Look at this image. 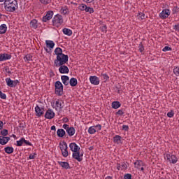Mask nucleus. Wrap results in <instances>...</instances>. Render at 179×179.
I'll list each match as a JSON object with an SVG mask.
<instances>
[{"mask_svg": "<svg viewBox=\"0 0 179 179\" xmlns=\"http://www.w3.org/2000/svg\"><path fill=\"white\" fill-rule=\"evenodd\" d=\"M105 179H113V177H111V176H107Z\"/></svg>", "mask_w": 179, "mask_h": 179, "instance_id": "e2e57ef3", "label": "nucleus"}, {"mask_svg": "<svg viewBox=\"0 0 179 179\" xmlns=\"http://www.w3.org/2000/svg\"><path fill=\"white\" fill-rule=\"evenodd\" d=\"M170 15H171V12L169 9H164L159 13V17L161 19H167Z\"/></svg>", "mask_w": 179, "mask_h": 179, "instance_id": "9b49d317", "label": "nucleus"}, {"mask_svg": "<svg viewBox=\"0 0 179 179\" xmlns=\"http://www.w3.org/2000/svg\"><path fill=\"white\" fill-rule=\"evenodd\" d=\"M63 128H64V129L66 130V131H67L68 129H70L71 127H69V125L64 124H63Z\"/></svg>", "mask_w": 179, "mask_h": 179, "instance_id": "4d7b16f0", "label": "nucleus"}, {"mask_svg": "<svg viewBox=\"0 0 179 179\" xmlns=\"http://www.w3.org/2000/svg\"><path fill=\"white\" fill-rule=\"evenodd\" d=\"M54 117H55V113H54V110L48 109L45 114V118H47V120H52Z\"/></svg>", "mask_w": 179, "mask_h": 179, "instance_id": "f8f14e48", "label": "nucleus"}, {"mask_svg": "<svg viewBox=\"0 0 179 179\" xmlns=\"http://www.w3.org/2000/svg\"><path fill=\"white\" fill-rule=\"evenodd\" d=\"M6 83L9 87H13V80H12L10 78H6Z\"/></svg>", "mask_w": 179, "mask_h": 179, "instance_id": "2f4dec72", "label": "nucleus"}, {"mask_svg": "<svg viewBox=\"0 0 179 179\" xmlns=\"http://www.w3.org/2000/svg\"><path fill=\"white\" fill-rule=\"evenodd\" d=\"M70 150L71 152H78V150H80V147L76 144V143H71L69 144Z\"/></svg>", "mask_w": 179, "mask_h": 179, "instance_id": "2eb2a0df", "label": "nucleus"}, {"mask_svg": "<svg viewBox=\"0 0 179 179\" xmlns=\"http://www.w3.org/2000/svg\"><path fill=\"white\" fill-rule=\"evenodd\" d=\"M24 138H21L20 141H17L16 146H23L24 144Z\"/></svg>", "mask_w": 179, "mask_h": 179, "instance_id": "c9c22d12", "label": "nucleus"}, {"mask_svg": "<svg viewBox=\"0 0 179 179\" xmlns=\"http://www.w3.org/2000/svg\"><path fill=\"white\" fill-rule=\"evenodd\" d=\"M124 109H120L119 110L117 113L116 115H124Z\"/></svg>", "mask_w": 179, "mask_h": 179, "instance_id": "3c124183", "label": "nucleus"}, {"mask_svg": "<svg viewBox=\"0 0 179 179\" xmlns=\"http://www.w3.org/2000/svg\"><path fill=\"white\" fill-rule=\"evenodd\" d=\"M94 0H83V2L85 3H92V2H94Z\"/></svg>", "mask_w": 179, "mask_h": 179, "instance_id": "13d9d810", "label": "nucleus"}, {"mask_svg": "<svg viewBox=\"0 0 179 179\" xmlns=\"http://www.w3.org/2000/svg\"><path fill=\"white\" fill-rule=\"evenodd\" d=\"M8 27H6V24H2L0 26V34H5L6 33Z\"/></svg>", "mask_w": 179, "mask_h": 179, "instance_id": "cd10ccee", "label": "nucleus"}, {"mask_svg": "<svg viewBox=\"0 0 179 179\" xmlns=\"http://www.w3.org/2000/svg\"><path fill=\"white\" fill-rule=\"evenodd\" d=\"M1 135H3V136H6V135H8V129H3L1 131Z\"/></svg>", "mask_w": 179, "mask_h": 179, "instance_id": "49530a36", "label": "nucleus"}, {"mask_svg": "<svg viewBox=\"0 0 179 179\" xmlns=\"http://www.w3.org/2000/svg\"><path fill=\"white\" fill-rule=\"evenodd\" d=\"M162 51L164 52H166L167 51H171V48L169 47V46H165L163 49Z\"/></svg>", "mask_w": 179, "mask_h": 179, "instance_id": "8fccbe9b", "label": "nucleus"}, {"mask_svg": "<svg viewBox=\"0 0 179 179\" xmlns=\"http://www.w3.org/2000/svg\"><path fill=\"white\" fill-rule=\"evenodd\" d=\"M122 129L123 131H128V129H129V127H128V125L124 124V125L122 126Z\"/></svg>", "mask_w": 179, "mask_h": 179, "instance_id": "6e6d98bb", "label": "nucleus"}, {"mask_svg": "<svg viewBox=\"0 0 179 179\" xmlns=\"http://www.w3.org/2000/svg\"><path fill=\"white\" fill-rule=\"evenodd\" d=\"M12 58V55L7 53L0 54V62L8 61V59H10Z\"/></svg>", "mask_w": 179, "mask_h": 179, "instance_id": "a211bd4d", "label": "nucleus"}, {"mask_svg": "<svg viewBox=\"0 0 179 179\" xmlns=\"http://www.w3.org/2000/svg\"><path fill=\"white\" fill-rule=\"evenodd\" d=\"M58 164L61 166L63 169H65L66 170H68L70 169L69 163L66 162H58Z\"/></svg>", "mask_w": 179, "mask_h": 179, "instance_id": "5701e85b", "label": "nucleus"}, {"mask_svg": "<svg viewBox=\"0 0 179 179\" xmlns=\"http://www.w3.org/2000/svg\"><path fill=\"white\" fill-rule=\"evenodd\" d=\"M69 83L70 84V86H71L72 87H75V86L78 85V80L75 78H71Z\"/></svg>", "mask_w": 179, "mask_h": 179, "instance_id": "393cba45", "label": "nucleus"}, {"mask_svg": "<svg viewBox=\"0 0 179 179\" xmlns=\"http://www.w3.org/2000/svg\"><path fill=\"white\" fill-rule=\"evenodd\" d=\"M121 167H122L121 170H127V169H128V165L127 164V163L123 162L121 164Z\"/></svg>", "mask_w": 179, "mask_h": 179, "instance_id": "c03bdc74", "label": "nucleus"}, {"mask_svg": "<svg viewBox=\"0 0 179 179\" xmlns=\"http://www.w3.org/2000/svg\"><path fill=\"white\" fill-rule=\"evenodd\" d=\"M52 108H55L56 111H61L62 110V101L57 99L52 103Z\"/></svg>", "mask_w": 179, "mask_h": 179, "instance_id": "0eeeda50", "label": "nucleus"}, {"mask_svg": "<svg viewBox=\"0 0 179 179\" xmlns=\"http://www.w3.org/2000/svg\"><path fill=\"white\" fill-rule=\"evenodd\" d=\"M55 94L62 96L64 94V85L60 81H56L55 83Z\"/></svg>", "mask_w": 179, "mask_h": 179, "instance_id": "20e7f679", "label": "nucleus"}, {"mask_svg": "<svg viewBox=\"0 0 179 179\" xmlns=\"http://www.w3.org/2000/svg\"><path fill=\"white\" fill-rule=\"evenodd\" d=\"M45 50L46 51V52H50V50H48L47 48H45Z\"/></svg>", "mask_w": 179, "mask_h": 179, "instance_id": "69168bd1", "label": "nucleus"}, {"mask_svg": "<svg viewBox=\"0 0 179 179\" xmlns=\"http://www.w3.org/2000/svg\"><path fill=\"white\" fill-rule=\"evenodd\" d=\"M62 31L64 33V34H65L66 36H71L72 34V30H71L70 29L68 28H64L62 29Z\"/></svg>", "mask_w": 179, "mask_h": 179, "instance_id": "c756f323", "label": "nucleus"}, {"mask_svg": "<svg viewBox=\"0 0 179 179\" xmlns=\"http://www.w3.org/2000/svg\"><path fill=\"white\" fill-rule=\"evenodd\" d=\"M138 50L140 52H143V51L145 50V48L143 47V44H142V43H140Z\"/></svg>", "mask_w": 179, "mask_h": 179, "instance_id": "37998d69", "label": "nucleus"}, {"mask_svg": "<svg viewBox=\"0 0 179 179\" xmlns=\"http://www.w3.org/2000/svg\"><path fill=\"white\" fill-rule=\"evenodd\" d=\"M137 17H138V20H143V19H145V13H138L137 15Z\"/></svg>", "mask_w": 179, "mask_h": 179, "instance_id": "473e14b6", "label": "nucleus"}, {"mask_svg": "<svg viewBox=\"0 0 179 179\" xmlns=\"http://www.w3.org/2000/svg\"><path fill=\"white\" fill-rule=\"evenodd\" d=\"M90 82L92 85H100V78L96 76H92L90 77Z\"/></svg>", "mask_w": 179, "mask_h": 179, "instance_id": "ddd939ff", "label": "nucleus"}, {"mask_svg": "<svg viewBox=\"0 0 179 179\" xmlns=\"http://www.w3.org/2000/svg\"><path fill=\"white\" fill-rule=\"evenodd\" d=\"M20 128H24V126H23L22 124H20Z\"/></svg>", "mask_w": 179, "mask_h": 179, "instance_id": "0e129e2a", "label": "nucleus"}, {"mask_svg": "<svg viewBox=\"0 0 179 179\" xmlns=\"http://www.w3.org/2000/svg\"><path fill=\"white\" fill-rule=\"evenodd\" d=\"M35 112L36 114V117H41V115L44 114V108H40V106H36L35 107Z\"/></svg>", "mask_w": 179, "mask_h": 179, "instance_id": "f3484780", "label": "nucleus"}, {"mask_svg": "<svg viewBox=\"0 0 179 179\" xmlns=\"http://www.w3.org/2000/svg\"><path fill=\"white\" fill-rule=\"evenodd\" d=\"M41 3H43V5H48L51 2V0H39Z\"/></svg>", "mask_w": 179, "mask_h": 179, "instance_id": "a19ab883", "label": "nucleus"}, {"mask_svg": "<svg viewBox=\"0 0 179 179\" xmlns=\"http://www.w3.org/2000/svg\"><path fill=\"white\" fill-rule=\"evenodd\" d=\"M87 7V6H86V4L85 3H82V4H80L79 6H78V9L79 10H85L86 11V8Z\"/></svg>", "mask_w": 179, "mask_h": 179, "instance_id": "72a5a7b5", "label": "nucleus"}, {"mask_svg": "<svg viewBox=\"0 0 179 179\" xmlns=\"http://www.w3.org/2000/svg\"><path fill=\"white\" fill-rule=\"evenodd\" d=\"M62 82L65 86L69 85V77L68 76H61Z\"/></svg>", "mask_w": 179, "mask_h": 179, "instance_id": "412c9836", "label": "nucleus"}, {"mask_svg": "<svg viewBox=\"0 0 179 179\" xmlns=\"http://www.w3.org/2000/svg\"><path fill=\"white\" fill-rule=\"evenodd\" d=\"M24 61H33V56L30 54L27 55L24 57Z\"/></svg>", "mask_w": 179, "mask_h": 179, "instance_id": "f704fd0d", "label": "nucleus"}, {"mask_svg": "<svg viewBox=\"0 0 179 179\" xmlns=\"http://www.w3.org/2000/svg\"><path fill=\"white\" fill-rule=\"evenodd\" d=\"M52 24L55 27H59L62 23H64V18L62 17V15L57 14L54 16L52 18Z\"/></svg>", "mask_w": 179, "mask_h": 179, "instance_id": "7ed1b4c3", "label": "nucleus"}, {"mask_svg": "<svg viewBox=\"0 0 179 179\" xmlns=\"http://www.w3.org/2000/svg\"><path fill=\"white\" fill-rule=\"evenodd\" d=\"M121 139H122L121 136L116 135L113 137V142H114V143H116L117 145H120V143H121Z\"/></svg>", "mask_w": 179, "mask_h": 179, "instance_id": "b1692460", "label": "nucleus"}, {"mask_svg": "<svg viewBox=\"0 0 179 179\" xmlns=\"http://www.w3.org/2000/svg\"><path fill=\"white\" fill-rule=\"evenodd\" d=\"M6 0H0V2H5Z\"/></svg>", "mask_w": 179, "mask_h": 179, "instance_id": "338daca9", "label": "nucleus"}, {"mask_svg": "<svg viewBox=\"0 0 179 179\" xmlns=\"http://www.w3.org/2000/svg\"><path fill=\"white\" fill-rule=\"evenodd\" d=\"M55 129H56L55 126H52V127H51V130H52V131H55Z\"/></svg>", "mask_w": 179, "mask_h": 179, "instance_id": "680f3d73", "label": "nucleus"}, {"mask_svg": "<svg viewBox=\"0 0 179 179\" xmlns=\"http://www.w3.org/2000/svg\"><path fill=\"white\" fill-rule=\"evenodd\" d=\"M24 143H25V145H27L28 146H33V144H31V143L26 140L24 138Z\"/></svg>", "mask_w": 179, "mask_h": 179, "instance_id": "864d4df0", "label": "nucleus"}, {"mask_svg": "<svg viewBox=\"0 0 179 179\" xmlns=\"http://www.w3.org/2000/svg\"><path fill=\"white\" fill-rule=\"evenodd\" d=\"M101 30L103 33H106L107 32V26L103 25L101 27Z\"/></svg>", "mask_w": 179, "mask_h": 179, "instance_id": "603ef678", "label": "nucleus"}, {"mask_svg": "<svg viewBox=\"0 0 179 179\" xmlns=\"http://www.w3.org/2000/svg\"><path fill=\"white\" fill-rule=\"evenodd\" d=\"M175 12H178V8H176Z\"/></svg>", "mask_w": 179, "mask_h": 179, "instance_id": "774afa93", "label": "nucleus"}, {"mask_svg": "<svg viewBox=\"0 0 179 179\" xmlns=\"http://www.w3.org/2000/svg\"><path fill=\"white\" fill-rule=\"evenodd\" d=\"M55 55H57L56 59H55V66L59 68L61 65H65L69 60V57L67 55L62 53V49L61 48H56L55 49Z\"/></svg>", "mask_w": 179, "mask_h": 179, "instance_id": "f257e3e1", "label": "nucleus"}, {"mask_svg": "<svg viewBox=\"0 0 179 179\" xmlns=\"http://www.w3.org/2000/svg\"><path fill=\"white\" fill-rule=\"evenodd\" d=\"M134 167L135 169H137L138 170H141V171H145V167H146V165L142 160H137L134 163Z\"/></svg>", "mask_w": 179, "mask_h": 179, "instance_id": "6e6552de", "label": "nucleus"}, {"mask_svg": "<svg viewBox=\"0 0 179 179\" xmlns=\"http://www.w3.org/2000/svg\"><path fill=\"white\" fill-rule=\"evenodd\" d=\"M121 107V103L120 101H113L112 103V108H114L115 110H117V108H120Z\"/></svg>", "mask_w": 179, "mask_h": 179, "instance_id": "c85d7f7f", "label": "nucleus"}, {"mask_svg": "<svg viewBox=\"0 0 179 179\" xmlns=\"http://www.w3.org/2000/svg\"><path fill=\"white\" fill-rule=\"evenodd\" d=\"M59 73H69V69L63 64L59 66Z\"/></svg>", "mask_w": 179, "mask_h": 179, "instance_id": "dca6fc26", "label": "nucleus"}, {"mask_svg": "<svg viewBox=\"0 0 179 179\" xmlns=\"http://www.w3.org/2000/svg\"><path fill=\"white\" fill-rule=\"evenodd\" d=\"M99 131H101V124H96V126H92L88 129V133L90 135H94L96 132H99Z\"/></svg>", "mask_w": 179, "mask_h": 179, "instance_id": "1a4fd4ad", "label": "nucleus"}, {"mask_svg": "<svg viewBox=\"0 0 179 179\" xmlns=\"http://www.w3.org/2000/svg\"><path fill=\"white\" fill-rule=\"evenodd\" d=\"M72 157L75 160H77V162H82L83 160V153L80 154L79 150L74 151L73 152Z\"/></svg>", "mask_w": 179, "mask_h": 179, "instance_id": "9d476101", "label": "nucleus"}, {"mask_svg": "<svg viewBox=\"0 0 179 179\" xmlns=\"http://www.w3.org/2000/svg\"><path fill=\"white\" fill-rule=\"evenodd\" d=\"M101 76L103 78V80H105V82H107V80L110 79V77L107 73H101Z\"/></svg>", "mask_w": 179, "mask_h": 179, "instance_id": "58836bf2", "label": "nucleus"}, {"mask_svg": "<svg viewBox=\"0 0 179 179\" xmlns=\"http://www.w3.org/2000/svg\"><path fill=\"white\" fill-rule=\"evenodd\" d=\"M37 157V154L36 153H34V154H30L29 159L30 160L33 159H36Z\"/></svg>", "mask_w": 179, "mask_h": 179, "instance_id": "a18cd8bd", "label": "nucleus"}, {"mask_svg": "<svg viewBox=\"0 0 179 179\" xmlns=\"http://www.w3.org/2000/svg\"><path fill=\"white\" fill-rule=\"evenodd\" d=\"M30 27L31 29H37V27H38V22L37 21V20L34 19L32 20H31L30 22Z\"/></svg>", "mask_w": 179, "mask_h": 179, "instance_id": "4be33fe9", "label": "nucleus"}, {"mask_svg": "<svg viewBox=\"0 0 179 179\" xmlns=\"http://www.w3.org/2000/svg\"><path fill=\"white\" fill-rule=\"evenodd\" d=\"M122 169L121 164H117V170H120Z\"/></svg>", "mask_w": 179, "mask_h": 179, "instance_id": "052dcab7", "label": "nucleus"}, {"mask_svg": "<svg viewBox=\"0 0 179 179\" xmlns=\"http://www.w3.org/2000/svg\"><path fill=\"white\" fill-rule=\"evenodd\" d=\"M0 99H2V100H6V94L5 93H3L0 90Z\"/></svg>", "mask_w": 179, "mask_h": 179, "instance_id": "79ce46f5", "label": "nucleus"}, {"mask_svg": "<svg viewBox=\"0 0 179 179\" xmlns=\"http://www.w3.org/2000/svg\"><path fill=\"white\" fill-rule=\"evenodd\" d=\"M61 13H62L63 15H66L67 13H69V10L66 8H62L60 10Z\"/></svg>", "mask_w": 179, "mask_h": 179, "instance_id": "4c0bfd02", "label": "nucleus"}, {"mask_svg": "<svg viewBox=\"0 0 179 179\" xmlns=\"http://www.w3.org/2000/svg\"><path fill=\"white\" fill-rule=\"evenodd\" d=\"M85 12H88V13H93L94 12V9L92 7H87L85 8Z\"/></svg>", "mask_w": 179, "mask_h": 179, "instance_id": "ea45409f", "label": "nucleus"}, {"mask_svg": "<svg viewBox=\"0 0 179 179\" xmlns=\"http://www.w3.org/2000/svg\"><path fill=\"white\" fill-rule=\"evenodd\" d=\"M3 128V122L0 120V129H2Z\"/></svg>", "mask_w": 179, "mask_h": 179, "instance_id": "bf43d9fd", "label": "nucleus"}, {"mask_svg": "<svg viewBox=\"0 0 179 179\" xmlns=\"http://www.w3.org/2000/svg\"><path fill=\"white\" fill-rule=\"evenodd\" d=\"M4 151L8 155H10L13 152H14V149L13 148V147L7 146L4 148Z\"/></svg>", "mask_w": 179, "mask_h": 179, "instance_id": "7c9ffc66", "label": "nucleus"}, {"mask_svg": "<svg viewBox=\"0 0 179 179\" xmlns=\"http://www.w3.org/2000/svg\"><path fill=\"white\" fill-rule=\"evenodd\" d=\"M18 83H19L18 80H13V87H16V86H17Z\"/></svg>", "mask_w": 179, "mask_h": 179, "instance_id": "5fc2aeb1", "label": "nucleus"}, {"mask_svg": "<svg viewBox=\"0 0 179 179\" xmlns=\"http://www.w3.org/2000/svg\"><path fill=\"white\" fill-rule=\"evenodd\" d=\"M17 8V0H6L4 2V8L6 12H15Z\"/></svg>", "mask_w": 179, "mask_h": 179, "instance_id": "f03ea898", "label": "nucleus"}, {"mask_svg": "<svg viewBox=\"0 0 179 179\" xmlns=\"http://www.w3.org/2000/svg\"><path fill=\"white\" fill-rule=\"evenodd\" d=\"M165 160H168L169 163H171L172 164H176L177 162H178V159L177 157L173 154H166L164 156Z\"/></svg>", "mask_w": 179, "mask_h": 179, "instance_id": "423d86ee", "label": "nucleus"}, {"mask_svg": "<svg viewBox=\"0 0 179 179\" xmlns=\"http://www.w3.org/2000/svg\"><path fill=\"white\" fill-rule=\"evenodd\" d=\"M167 117H169V118H173V117H174V111L171 110V112H169L167 113Z\"/></svg>", "mask_w": 179, "mask_h": 179, "instance_id": "de8ad7c7", "label": "nucleus"}, {"mask_svg": "<svg viewBox=\"0 0 179 179\" xmlns=\"http://www.w3.org/2000/svg\"><path fill=\"white\" fill-rule=\"evenodd\" d=\"M10 141V137L0 136V145H6Z\"/></svg>", "mask_w": 179, "mask_h": 179, "instance_id": "6ab92c4d", "label": "nucleus"}, {"mask_svg": "<svg viewBox=\"0 0 179 179\" xmlns=\"http://www.w3.org/2000/svg\"><path fill=\"white\" fill-rule=\"evenodd\" d=\"M124 179H132V175L131 173H127L124 176Z\"/></svg>", "mask_w": 179, "mask_h": 179, "instance_id": "09e8293b", "label": "nucleus"}, {"mask_svg": "<svg viewBox=\"0 0 179 179\" xmlns=\"http://www.w3.org/2000/svg\"><path fill=\"white\" fill-rule=\"evenodd\" d=\"M59 149L63 157H68V156H69V152H68V144L66 142L63 141L62 143H60Z\"/></svg>", "mask_w": 179, "mask_h": 179, "instance_id": "39448f33", "label": "nucleus"}, {"mask_svg": "<svg viewBox=\"0 0 179 179\" xmlns=\"http://www.w3.org/2000/svg\"><path fill=\"white\" fill-rule=\"evenodd\" d=\"M52 16H54V12L51 10L48 11L45 16L43 17V21L47 22L48 20H51V19H52Z\"/></svg>", "mask_w": 179, "mask_h": 179, "instance_id": "4468645a", "label": "nucleus"}, {"mask_svg": "<svg viewBox=\"0 0 179 179\" xmlns=\"http://www.w3.org/2000/svg\"><path fill=\"white\" fill-rule=\"evenodd\" d=\"M173 73L176 76H179V66L173 68Z\"/></svg>", "mask_w": 179, "mask_h": 179, "instance_id": "e433bc0d", "label": "nucleus"}, {"mask_svg": "<svg viewBox=\"0 0 179 179\" xmlns=\"http://www.w3.org/2000/svg\"><path fill=\"white\" fill-rule=\"evenodd\" d=\"M66 132H67L69 136H73V135H75V132H76V131L75 130L74 127H70L69 129H67V131Z\"/></svg>", "mask_w": 179, "mask_h": 179, "instance_id": "a878e982", "label": "nucleus"}, {"mask_svg": "<svg viewBox=\"0 0 179 179\" xmlns=\"http://www.w3.org/2000/svg\"><path fill=\"white\" fill-rule=\"evenodd\" d=\"M45 44L47 48H50V51H51V50H52L55 46V43H54V41L50 40L45 41Z\"/></svg>", "mask_w": 179, "mask_h": 179, "instance_id": "aec40b11", "label": "nucleus"}, {"mask_svg": "<svg viewBox=\"0 0 179 179\" xmlns=\"http://www.w3.org/2000/svg\"><path fill=\"white\" fill-rule=\"evenodd\" d=\"M57 134L59 138H64V136H65V130L63 129H59L57 131Z\"/></svg>", "mask_w": 179, "mask_h": 179, "instance_id": "bb28decb", "label": "nucleus"}]
</instances>
